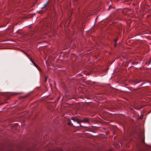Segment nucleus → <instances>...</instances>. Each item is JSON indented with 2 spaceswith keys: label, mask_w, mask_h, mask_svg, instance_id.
<instances>
[{
  "label": "nucleus",
  "mask_w": 151,
  "mask_h": 151,
  "mask_svg": "<svg viewBox=\"0 0 151 151\" xmlns=\"http://www.w3.org/2000/svg\"><path fill=\"white\" fill-rule=\"evenodd\" d=\"M30 60L32 63L39 70V71H41V70L39 66L34 62V61L31 58H30Z\"/></svg>",
  "instance_id": "obj_1"
},
{
  "label": "nucleus",
  "mask_w": 151,
  "mask_h": 151,
  "mask_svg": "<svg viewBox=\"0 0 151 151\" xmlns=\"http://www.w3.org/2000/svg\"><path fill=\"white\" fill-rule=\"evenodd\" d=\"M147 81L148 82H149V81Z\"/></svg>",
  "instance_id": "obj_18"
},
{
  "label": "nucleus",
  "mask_w": 151,
  "mask_h": 151,
  "mask_svg": "<svg viewBox=\"0 0 151 151\" xmlns=\"http://www.w3.org/2000/svg\"><path fill=\"white\" fill-rule=\"evenodd\" d=\"M27 96H22V98H24L25 97H26Z\"/></svg>",
  "instance_id": "obj_11"
},
{
  "label": "nucleus",
  "mask_w": 151,
  "mask_h": 151,
  "mask_svg": "<svg viewBox=\"0 0 151 151\" xmlns=\"http://www.w3.org/2000/svg\"><path fill=\"white\" fill-rule=\"evenodd\" d=\"M118 40V37H117L116 39H115L114 40V41L115 42H116Z\"/></svg>",
  "instance_id": "obj_8"
},
{
  "label": "nucleus",
  "mask_w": 151,
  "mask_h": 151,
  "mask_svg": "<svg viewBox=\"0 0 151 151\" xmlns=\"http://www.w3.org/2000/svg\"><path fill=\"white\" fill-rule=\"evenodd\" d=\"M139 82H137L136 83H139Z\"/></svg>",
  "instance_id": "obj_17"
},
{
  "label": "nucleus",
  "mask_w": 151,
  "mask_h": 151,
  "mask_svg": "<svg viewBox=\"0 0 151 151\" xmlns=\"http://www.w3.org/2000/svg\"><path fill=\"white\" fill-rule=\"evenodd\" d=\"M135 62H133L132 63V64H135Z\"/></svg>",
  "instance_id": "obj_13"
},
{
  "label": "nucleus",
  "mask_w": 151,
  "mask_h": 151,
  "mask_svg": "<svg viewBox=\"0 0 151 151\" xmlns=\"http://www.w3.org/2000/svg\"><path fill=\"white\" fill-rule=\"evenodd\" d=\"M143 115H142L140 117L139 119H142L143 118Z\"/></svg>",
  "instance_id": "obj_9"
},
{
  "label": "nucleus",
  "mask_w": 151,
  "mask_h": 151,
  "mask_svg": "<svg viewBox=\"0 0 151 151\" xmlns=\"http://www.w3.org/2000/svg\"><path fill=\"white\" fill-rule=\"evenodd\" d=\"M48 78V76H46L45 77V79L44 80L45 82L47 81V78Z\"/></svg>",
  "instance_id": "obj_5"
},
{
  "label": "nucleus",
  "mask_w": 151,
  "mask_h": 151,
  "mask_svg": "<svg viewBox=\"0 0 151 151\" xmlns=\"http://www.w3.org/2000/svg\"><path fill=\"white\" fill-rule=\"evenodd\" d=\"M49 2V0H48V1L47 2V3L44 5L41 8V9H45L46 10L47 8V6L48 5V4Z\"/></svg>",
  "instance_id": "obj_3"
},
{
  "label": "nucleus",
  "mask_w": 151,
  "mask_h": 151,
  "mask_svg": "<svg viewBox=\"0 0 151 151\" xmlns=\"http://www.w3.org/2000/svg\"><path fill=\"white\" fill-rule=\"evenodd\" d=\"M43 12H44V11H42V10L40 11H39V12H38L39 13H40V14H42L43 13Z\"/></svg>",
  "instance_id": "obj_6"
},
{
  "label": "nucleus",
  "mask_w": 151,
  "mask_h": 151,
  "mask_svg": "<svg viewBox=\"0 0 151 151\" xmlns=\"http://www.w3.org/2000/svg\"><path fill=\"white\" fill-rule=\"evenodd\" d=\"M3 104V103H2V104H0V105H2Z\"/></svg>",
  "instance_id": "obj_15"
},
{
  "label": "nucleus",
  "mask_w": 151,
  "mask_h": 151,
  "mask_svg": "<svg viewBox=\"0 0 151 151\" xmlns=\"http://www.w3.org/2000/svg\"><path fill=\"white\" fill-rule=\"evenodd\" d=\"M117 45V43L116 42H115V44H114V47H116Z\"/></svg>",
  "instance_id": "obj_10"
},
{
  "label": "nucleus",
  "mask_w": 151,
  "mask_h": 151,
  "mask_svg": "<svg viewBox=\"0 0 151 151\" xmlns=\"http://www.w3.org/2000/svg\"><path fill=\"white\" fill-rule=\"evenodd\" d=\"M72 120H73L74 121L77 122V123H78L79 124L82 122V121L79 120L77 118L75 117H72Z\"/></svg>",
  "instance_id": "obj_2"
},
{
  "label": "nucleus",
  "mask_w": 151,
  "mask_h": 151,
  "mask_svg": "<svg viewBox=\"0 0 151 151\" xmlns=\"http://www.w3.org/2000/svg\"><path fill=\"white\" fill-rule=\"evenodd\" d=\"M151 62V59L150 60V62L149 63V64Z\"/></svg>",
  "instance_id": "obj_12"
},
{
  "label": "nucleus",
  "mask_w": 151,
  "mask_h": 151,
  "mask_svg": "<svg viewBox=\"0 0 151 151\" xmlns=\"http://www.w3.org/2000/svg\"><path fill=\"white\" fill-rule=\"evenodd\" d=\"M130 11H131V12H132V10H130Z\"/></svg>",
  "instance_id": "obj_16"
},
{
  "label": "nucleus",
  "mask_w": 151,
  "mask_h": 151,
  "mask_svg": "<svg viewBox=\"0 0 151 151\" xmlns=\"http://www.w3.org/2000/svg\"><path fill=\"white\" fill-rule=\"evenodd\" d=\"M142 88V87H140V88H137V89H136V90L139 89V88Z\"/></svg>",
  "instance_id": "obj_14"
},
{
  "label": "nucleus",
  "mask_w": 151,
  "mask_h": 151,
  "mask_svg": "<svg viewBox=\"0 0 151 151\" xmlns=\"http://www.w3.org/2000/svg\"><path fill=\"white\" fill-rule=\"evenodd\" d=\"M68 124L71 126H73V124L71 123V122L69 121V122L68 123Z\"/></svg>",
  "instance_id": "obj_7"
},
{
  "label": "nucleus",
  "mask_w": 151,
  "mask_h": 151,
  "mask_svg": "<svg viewBox=\"0 0 151 151\" xmlns=\"http://www.w3.org/2000/svg\"><path fill=\"white\" fill-rule=\"evenodd\" d=\"M82 122H89V120L88 118H86L84 119L82 121Z\"/></svg>",
  "instance_id": "obj_4"
}]
</instances>
